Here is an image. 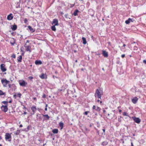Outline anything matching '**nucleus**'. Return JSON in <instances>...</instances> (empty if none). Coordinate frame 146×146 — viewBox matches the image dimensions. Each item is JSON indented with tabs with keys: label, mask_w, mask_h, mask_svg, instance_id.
Masks as SVG:
<instances>
[{
	"label": "nucleus",
	"mask_w": 146,
	"mask_h": 146,
	"mask_svg": "<svg viewBox=\"0 0 146 146\" xmlns=\"http://www.w3.org/2000/svg\"><path fill=\"white\" fill-rule=\"evenodd\" d=\"M103 95V90L101 88H99L96 90L94 95L96 98H98L101 99V97Z\"/></svg>",
	"instance_id": "nucleus-1"
},
{
	"label": "nucleus",
	"mask_w": 146,
	"mask_h": 146,
	"mask_svg": "<svg viewBox=\"0 0 146 146\" xmlns=\"http://www.w3.org/2000/svg\"><path fill=\"white\" fill-rule=\"evenodd\" d=\"M11 133H6L5 135V139L6 141H11L12 137L11 136Z\"/></svg>",
	"instance_id": "nucleus-2"
},
{
	"label": "nucleus",
	"mask_w": 146,
	"mask_h": 146,
	"mask_svg": "<svg viewBox=\"0 0 146 146\" xmlns=\"http://www.w3.org/2000/svg\"><path fill=\"white\" fill-rule=\"evenodd\" d=\"M1 82L4 87H6L7 85L9 82V81L7 80L6 79H3L1 80Z\"/></svg>",
	"instance_id": "nucleus-3"
},
{
	"label": "nucleus",
	"mask_w": 146,
	"mask_h": 146,
	"mask_svg": "<svg viewBox=\"0 0 146 146\" xmlns=\"http://www.w3.org/2000/svg\"><path fill=\"white\" fill-rule=\"evenodd\" d=\"M19 83L21 86L25 87L27 85V83L23 80H20L19 81Z\"/></svg>",
	"instance_id": "nucleus-4"
},
{
	"label": "nucleus",
	"mask_w": 146,
	"mask_h": 146,
	"mask_svg": "<svg viewBox=\"0 0 146 146\" xmlns=\"http://www.w3.org/2000/svg\"><path fill=\"white\" fill-rule=\"evenodd\" d=\"M7 106V105H2L1 107L2 110L5 112L7 111L8 110Z\"/></svg>",
	"instance_id": "nucleus-5"
},
{
	"label": "nucleus",
	"mask_w": 146,
	"mask_h": 146,
	"mask_svg": "<svg viewBox=\"0 0 146 146\" xmlns=\"http://www.w3.org/2000/svg\"><path fill=\"white\" fill-rule=\"evenodd\" d=\"M0 68L3 72H4L6 71L7 69L5 68V65L4 64H2L0 65Z\"/></svg>",
	"instance_id": "nucleus-6"
},
{
	"label": "nucleus",
	"mask_w": 146,
	"mask_h": 146,
	"mask_svg": "<svg viewBox=\"0 0 146 146\" xmlns=\"http://www.w3.org/2000/svg\"><path fill=\"white\" fill-rule=\"evenodd\" d=\"M31 109L32 110L33 113H31L32 115H34L35 113V111L37 109L36 106H32L31 107Z\"/></svg>",
	"instance_id": "nucleus-7"
},
{
	"label": "nucleus",
	"mask_w": 146,
	"mask_h": 146,
	"mask_svg": "<svg viewBox=\"0 0 146 146\" xmlns=\"http://www.w3.org/2000/svg\"><path fill=\"white\" fill-rule=\"evenodd\" d=\"M8 87L9 88H12L13 89H14V90L17 89L16 86L14 84H9Z\"/></svg>",
	"instance_id": "nucleus-8"
},
{
	"label": "nucleus",
	"mask_w": 146,
	"mask_h": 146,
	"mask_svg": "<svg viewBox=\"0 0 146 146\" xmlns=\"http://www.w3.org/2000/svg\"><path fill=\"white\" fill-rule=\"evenodd\" d=\"M39 77L42 79H46L47 78V76L46 74L42 73L41 75L39 76Z\"/></svg>",
	"instance_id": "nucleus-9"
},
{
	"label": "nucleus",
	"mask_w": 146,
	"mask_h": 146,
	"mask_svg": "<svg viewBox=\"0 0 146 146\" xmlns=\"http://www.w3.org/2000/svg\"><path fill=\"white\" fill-rule=\"evenodd\" d=\"M133 118L134 121L136 123H140L141 120L139 118L133 117Z\"/></svg>",
	"instance_id": "nucleus-10"
},
{
	"label": "nucleus",
	"mask_w": 146,
	"mask_h": 146,
	"mask_svg": "<svg viewBox=\"0 0 146 146\" xmlns=\"http://www.w3.org/2000/svg\"><path fill=\"white\" fill-rule=\"evenodd\" d=\"M13 14L11 13L7 16V19L8 20H11L13 19Z\"/></svg>",
	"instance_id": "nucleus-11"
},
{
	"label": "nucleus",
	"mask_w": 146,
	"mask_h": 146,
	"mask_svg": "<svg viewBox=\"0 0 146 146\" xmlns=\"http://www.w3.org/2000/svg\"><path fill=\"white\" fill-rule=\"evenodd\" d=\"M138 99L137 97L133 98L131 100V101L134 104H135L137 102Z\"/></svg>",
	"instance_id": "nucleus-12"
},
{
	"label": "nucleus",
	"mask_w": 146,
	"mask_h": 146,
	"mask_svg": "<svg viewBox=\"0 0 146 146\" xmlns=\"http://www.w3.org/2000/svg\"><path fill=\"white\" fill-rule=\"evenodd\" d=\"M102 54L103 56L105 57H107L108 56V53L104 50H102Z\"/></svg>",
	"instance_id": "nucleus-13"
},
{
	"label": "nucleus",
	"mask_w": 146,
	"mask_h": 146,
	"mask_svg": "<svg viewBox=\"0 0 146 146\" xmlns=\"http://www.w3.org/2000/svg\"><path fill=\"white\" fill-rule=\"evenodd\" d=\"M24 47L26 48V50L27 51H29V52H31V48L30 46H24Z\"/></svg>",
	"instance_id": "nucleus-14"
},
{
	"label": "nucleus",
	"mask_w": 146,
	"mask_h": 146,
	"mask_svg": "<svg viewBox=\"0 0 146 146\" xmlns=\"http://www.w3.org/2000/svg\"><path fill=\"white\" fill-rule=\"evenodd\" d=\"M92 109L93 110L95 109L96 110V111H100L101 110V109L100 107H96V106L95 105H94L93 106Z\"/></svg>",
	"instance_id": "nucleus-15"
},
{
	"label": "nucleus",
	"mask_w": 146,
	"mask_h": 146,
	"mask_svg": "<svg viewBox=\"0 0 146 146\" xmlns=\"http://www.w3.org/2000/svg\"><path fill=\"white\" fill-rule=\"evenodd\" d=\"M58 20L56 19H53L52 24L53 25L54 24V26H56L58 25Z\"/></svg>",
	"instance_id": "nucleus-16"
},
{
	"label": "nucleus",
	"mask_w": 146,
	"mask_h": 146,
	"mask_svg": "<svg viewBox=\"0 0 146 146\" xmlns=\"http://www.w3.org/2000/svg\"><path fill=\"white\" fill-rule=\"evenodd\" d=\"M22 59V55L19 56L17 58V60L18 62H21Z\"/></svg>",
	"instance_id": "nucleus-17"
},
{
	"label": "nucleus",
	"mask_w": 146,
	"mask_h": 146,
	"mask_svg": "<svg viewBox=\"0 0 146 146\" xmlns=\"http://www.w3.org/2000/svg\"><path fill=\"white\" fill-rule=\"evenodd\" d=\"M35 63L36 65H40L42 64V62L40 60H36L35 62Z\"/></svg>",
	"instance_id": "nucleus-18"
},
{
	"label": "nucleus",
	"mask_w": 146,
	"mask_h": 146,
	"mask_svg": "<svg viewBox=\"0 0 146 146\" xmlns=\"http://www.w3.org/2000/svg\"><path fill=\"white\" fill-rule=\"evenodd\" d=\"M12 30L14 31L16 30L17 28V26L16 25H13L12 27H11Z\"/></svg>",
	"instance_id": "nucleus-19"
},
{
	"label": "nucleus",
	"mask_w": 146,
	"mask_h": 146,
	"mask_svg": "<svg viewBox=\"0 0 146 146\" xmlns=\"http://www.w3.org/2000/svg\"><path fill=\"white\" fill-rule=\"evenodd\" d=\"M130 21L131 22L133 21H132V19H131V18H129L127 20H126L125 21V23L126 24H128L130 23Z\"/></svg>",
	"instance_id": "nucleus-20"
},
{
	"label": "nucleus",
	"mask_w": 146,
	"mask_h": 146,
	"mask_svg": "<svg viewBox=\"0 0 146 146\" xmlns=\"http://www.w3.org/2000/svg\"><path fill=\"white\" fill-rule=\"evenodd\" d=\"M64 123L62 122H60L59 123V126L60 127V129H62L64 127Z\"/></svg>",
	"instance_id": "nucleus-21"
},
{
	"label": "nucleus",
	"mask_w": 146,
	"mask_h": 146,
	"mask_svg": "<svg viewBox=\"0 0 146 146\" xmlns=\"http://www.w3.org/2000/svg\"><path fill=\"white\" fill-rule=\"evenodd\" d=\"M37 119H38L39 120H41L42 118V115L40 114H38L37 115Z\"/></svg>",
	"instance_id": "nucleus-22"
},
{
	"label": "nucleus",
	"mask_w": 146,
	"mask_h": 146,
	"mask_svg": "<svg viewBox=\"0 0 146 146\" xmlns=\"http://www.w3.org/2000/svg\"><path fill=\"white\" fill-rule=\"evenodd\" d=\"M58 129H55L52 130V132L54 134H56L58 133Z\"/></svg>",
	"instance_id": "nucleus-23"
},
{
	"label": "nucleus",
	"mask_w": 146,
	"mask_h": 146,
	"mask_svg": "<svg viewBox=\"0 0 146 146\" xmlns=\"http://www.w3.org/2000/svg\"><path fill=\"white\" fill-rule=\"evenodd\" d=\"M20 133V130L19 129L17 130L16 131L14 132V134L15 135H18Z\"/></svg>",
	"instance_id": "nucleus-24"
},
{
	"label": "nucleus",
	"mask_w": 146,
	"mask_h": 146,
	"mask_svg": "<svg viewBox=\"0 0 146 146\" xmlns=\"http://www.w3.org/2000/svg\"><path fill=\"white\" fill-rule=\"evenodd\" d=\"M82 39L83 41V44H86L87 43L86 38L84 37H82Z\"/></svg>",
	"instance_id": "nucleus-25"
},
{
	"label": "nucleus",
	"mask_w": 146,
	"mask_h": 146,
	"mask_svg": "<svg viewBox=\"0 0 146 146\" xmlns=\"http://www.w3.org/2000/svg\"><path fill=\"white\" fill-rule=\"evenodd\" d=\"M79 12V11L78 9L76 10L73 13V15L75 16H77L78 15V13Z\"/></svg>",
	"instance_id": "nucleus-26"
},
{
	"label": "nucleus",
	"mask_w": 146,
	"mask_h": 146,
	"mask_svg": "<svg viewBox=\"0 0 146 146\" xmlns=\"http://www.w3.org/2000/svg\"><path fill=\"white\" fill-rule=\"evenodd\" d=\"M55 26H54V25L52 26L51 27V28L52 30L54 31H55L56 30V29L55 27Z\"/></svg>",
	"instance_id": "nucleus-27"
},
{
	"label": "nucleus",
	"mask_w": 146,
	"mask_h": 146,
	"mask_svg": "<svg viewBox=\"0 0 146 146\" xmlns=\"http://www.w3.org/2000/svg\"><path fill=\"white\" fill-rule=\"evenodd\" d=\"M108 144V142L107 141H103L102 143V145L103 146H105Z\"/></svg>",
	"instance_id": "nucleus-28"
},
{
	"label": "nucleus",
	"mask_w": 146,
	"mask_h": 146,
	"mask_svg": "<svg viewBox=\"0 0 146 146\" xmlns=\"http://www.w3.org/2000/svg\"><path fill=\"white\" fill-rule=\"evenodd\" d=\"M5 92H3L2 90H0V96H2L3 95H5Z\"/></svg>",
	"instance_id": "nucleus-29"
},
{
	"label": "nucleus",
	"mask_w": 146,
	"mask_h": 146,
	"mask_svg": "<svg viewBox=\"0 0 146 146\" xmlns=\"http://www.w3.org/2000/svg\"><path fill=\"white\" fill-rule=\"evenodd\" d=\"M123 115L124 116H127L129 117V115H128V113L125 112H124L123 113Z\"/></svg>",
	"instance_id": "nucleus-30"
},
{
	"label": "nucleus",
	"mask_w": 146,
	"mask_h": 146,
	"mask_svg": "<svg viewBox=\"0 0 146 146\" xmlns=\"http://www.w3.org/2000/svg\"><path fill=\"white\" fill-rule=\"evenodd\" d=\"M42 115L43 116H44V117H46L47 118V119H49V118H50L49 117L47 114L44 115Z\"/></svg>",
	"instance_id": "nucleus-31"
},
{
	"label": "nucleus",
	"mask_w": 146,
	"mask_h": 146,
	"mask_svg": "<svg viewBox=\"0 0 146 146\" xmlns=\"http://www.w3.org/2000/svg\"><path fill=\"white\" fill-rule=\"evenodd\" d=\"M2 103L6 105H7L8 106V102L7 101H3L2 102Z\"/></svg>",
	"instance_id": "nucleus-32"
},
{
	"label": "nucleus",
	"mask_w": 146,
	"mask_h": 146,
	"mask_svg": "<svg viewBox=\"0 0 146 146\" xmlns=\"http://www.w3.org/2000/svg\"><path fill=\"white\" fill-rule=\"evenodd\" d=\"M90 112L89 111H86L84 113V114L85 115H87L88 113Z\"/></svg>",
	"instance_id": "nucleus-33"
},
{
	"label": "nucleus",
	"mask_w": 146,
	"mask_h": 146,
	"mask_svg": "<svg viewBox=\"0 0 146 146\" xmlns=\"http://www.w3.org/2000/svg\"><path fill=\"white\" fill-rule=\"evenodd\" d=\"M28 28H29V29L31 31H32V30H33V29L32 28V27L30 26H29L28 27Z\"/></svg>",
	"instance_id": "nucleus-34"
},
{
	"label": "nucleus",
	"mask_w": 146,
	"mask_h": 146,
	"mask_svg": "<svg viewBox=\"0 0 146 146\" xmlns=\"http://www.w3.org/2000/svg\"><path fill=\"white\" fill-rule=\"evenodd\" d=\"M24 22L25 24H26L27 22V18H25L24 19Z\"/></svg>",
	"instance_id": "nucleus-35"
},
{
	"label": "nucleus",
	"mask_w": 146,
	"mask_h": 146,
	"mask_svg": "<svg viewBox=\"0 0 146 146\" xmlns=\"http://www.w3.org/2000/svg\"><path fill=\"white\" fill-rule=\"evenodd\" d=\"M11 57L12 58H16V56H15V54H13L11 56Z\"/></svg>",
	"instance_id": "nucleus-36"
},
{
	"label": "nucleus",
	"mask_w": 146,
	"mask_h": 146,
	"mask_svg": "<svg viewBox=\"0 0 146 146\" xmlns=\"http://www.w3.org/2000/svg\"><path fill=\"white\" fill-rule=\"evenodd\" d=\"M33 78L32 76H29L28 77V78L30 80H31L33 79Z\"/></svg>",
	"instance_id": "nucleus-37"
},
{
	"label": "nucleus",
	"mask_w": 146,
	"mask_h": 146,
	"mask_svg": "<svg viewBox=\"0 0 146 146\" xmlns=\"http://www.w3.org/2000/svg\"><path fill=\"white\" fill-rule=\"evenodd\" d=\"M48 106V104H46V108H45V110L46 111H47V107Z\"/></svg>",
	"instance_id": "nucleus-38"
},
{
	"label": "nucleus",
	"mask_w": 146,
	"mask_h": 146,
	"mask_svg": "<svg viewBox=\"0 0 146 146\" xmlns=\"http://www.w3.org/2000/svg\"><path fill=\"white\" fill-rule=\"evenodd\" d=\"M125 54H123L121 55V57L122 58H124L125 57Z\"/></svg>",
	"instance_id": "nucleus-39"
},
{
	"label": "nucleus",
	"mask_w": 146,
	"mask_h": 146,
	"mask_svg": "<svg viewBox=\"0 0 146 146\" xmlns=\"http://www.w3.org/2000/svg\"><path fill=\"white\" fill-rule=\"evenodd\" d=\"M42 97L43 98H45L46 97V95L45 94H44L42 96Z\"/></svg>",
	"instance_id": "nucleus-40"
},
{
	"label": "nucleus",
	"mask_w": 146,
	"mask_h": 146,
	"mask_svg": "<svg viewBox=\"0 0 146 146\" xmlns=\"http://www.w3.org/2000/svg\"><path fill=\"white\" fill-rule=\"evenodd\" d=\"M102 130L103 131V132L104 133V134L105 135V129H102Z\"/></svg>",
	"instance_id": "nucleus-41"
},
{
	"label": "nucleus",
	"mask_w": 146,
	"mask_h": 146,
	"mask_svg": "<svg viewBox=\"0 0 146 146\" xmlns=\"http://www.w3.org/2000/svg\"><path fill=\"white\" fill-rule=\"evenodd\" d=\"M29 40H27L26 42V44H25V45H26V44H27V43H29Z\"/></svg>",
	"instance_id": "nucleus-42"
},
{
	"label": "nucleus",
	"mask_w": 146,
	"mask_h": 146,
	"mask_svg": "<svg viewBox=\"0 0 146 146\" xmlns=\"http://www.w3.org/2000/svg\"><path fill=\"white\" fill-rule=\"evenodd\" d=\"M33 99L35 100L36 101V97H34V98H33Z\"/></svg>",
	"instance_id": "nucleus-43"
},
{
	"label": "nucleus",
	"mask_w": 146,
	"mask_h": 146,
	"mask_svg": "<svg viewBox=\"0 0 146 146\" xmlns=\"http://www.w3.org/2000/svg\"><path fill=\"white\" fill-rule=\"evenodd\" d=\"M143 62L145 63V64H146V60H143Z\"/></svg>",
	"instance_id": "nucleus-44"
},
{
	"label": "nucleus",
	"mask_w": 146,
	"mask_h": 146,
	"mask_svg": "<svg viewBox=\"0 0 146 146\" xmlns=\"http://www.w3.org/2000/svg\"><path fill=\"white\" fill-rule=\"evenodd\" d=\"M53 78H54V79L55 78H57V77L56 76H55L54 75H53Z\"/></svg>",
	"instance_id": "nucleus-45"
},
{
	"label": "nucleus",
	"mask_w": 146,
	"mask_h": 146,
	"mask_svg": "<svg viewBox=\"0 0 146 146\" xmlns=\"http://www.w3.org/2000/svg\"><path fill=\"white\" fill-rule=\"evenodd\" d=\"M27 113V112L26 111H24V114L25 115Z\"/></svg>",
	"instance_id": "nucleus-46"
},
{
	"label": "nucleus",
	"mask_w": 146,
	"mask_h": 146,
	"mask_svg": "<svg viewBox=\"0 0 146 146\" xmlns=\"http://www.w3.org/2000/svg\"><path fill=\"white\" fill-rule=\"evenodd\" d=\"M103 112L104 113H105L106 112V111L105 110H103Z\"/></svg>",
	"instance_id": "nucleus-47"
},
{
	"label": "nucleus",
	"mask_w": 146,
	"mask_h": 146,
	"mask_svg": "<svg viewBox=\"0 0 146 146\" xmlns=\"http://www.w3.org/2000/svg\"><path fill=\"white\" fill-rule=\"evenodd\" d=\"M12 102V100H10V101H9V103H11Z\"/></svg>",
	"instance_id": "nucleus-48"
},
{
	"label": "nucleus",
	"mask_w": 146,
	"mask_h": 146,
	"mask_svg": "<svg viewBox=\"0 0 146 146\" xmlns=\"http://www.w3.org/2000/svg\"><path fill=\"white\" fill-rule=\"evenodd\" d=\"M19 127H23V125H22V124L20 125H19Z\"/></svg>",
	"instance_id": "nucleus-49"
},
{
	"label": "nucleus",
	"mask_w": 146,
	"mask_h": 146,
	"mask_svg": "<svg viewBox=\"0 0 146 146\" xmlns=\"http://www.w3.org/2000/svg\"><path fill=\"white\" fill-rule=\"evenodd\" d=\"M11 44L12 45H13L14 44V43L11 42Z\"/></svg>",
	"instance_id": "nucleus-50"
},
{
	"label": "nucleus",
	"mask_w": 146,
	"mask_h": 146,
	"mask_svg": "<svg viewBox=\"0 0 146 146\" xmlns=\"http://www.w3.org/2000/svg\"><path fill=\"white\" fill-rule=\"evenodd\" d=\"M119 112L120 113L121 112V111H121V110H119Z\"/></svg>",
	"instance_id": "nucleus-51"
},
{
	"label": "nucleus",
	"mask_w": 146,
	"mask_h": 146,
	"mask_svg": "<svg viewBox=\"0 0 146 146\" xmlns=\"http://www.w3.org/2000/svg\"><path fill=\"white\" fill-rule=\"evenodd\" d=\"M131 146H134L132 142L131 143Z\"/></svg>",
	"instance_id": "nucleus-52"
},
{
	"label": "nucleus",
	"mask_w": 146,
	"mask_h": 146,
	"mask_svg": "<svg viewBox=\"0 0 146 146\" xmlns=\"http://www.w3.org/2000/svg\"><path fill=\"white\" fill-rule=\"evenodd\" d=\"M81 70L82 71H84V68H82L81 69Z\"/></svg>",
	"instance_id": "nucleus-53"
},
{
	"label": "nucleus",
	"mask_w": 146,
	"mask_h": 146,
	"mask_svg": "<svg viewBox=\"0 0 146 146\" xmlns=\"http://www.w3.org/2000/svg\"><path fill=\"white\" fill-rule=\"evenodd\" d=\"M126 46V45L125 44H124L123 45V46L125 47Z\"/></svg>",
	"instance_id": "nucleus-54"
},
{
	"label": "nucleus",
	"mask_w": 146,
	"mask_h": 146,
	"mask_svg": "<svg viewBox=\"0 0 146 146\" xmlns=\"http://www.w3.org/2000/svg\"><path fill=\"white\" fill-rule=\"evenodd\" d=\"M74 52L76 53L77 52V51L76 50H74Z\"/></svg>",
	"instance_id": "nucleus-55"
},
{
	"label": "nucleus",
	"mask_w": 146,
	"mask_h": 146,
	"mask_svg": "<svg viewBox=\"0 0 146 146\" xmlns=\"http://www.w3.org/2000/svg\"><path fill=\"white\" fill-rule=\"evenodd\" d=\"M100 101V100H97L98 102H99Z\"/></svg>",
	"instance_id": "nucleus-56"
},
{
	"label": "nucleus",
	"mask_w": 146,
	"mask_h": 146,
	"mask_svg": "<svg viewBox=\"0 0 146 146\" xmlns=\"http://www.w3.org/2000/svg\"><path fill=\"white\" fill-rule=\"evenodd\" d=\"M100 54H96V55H100Z\"/></svg>",
	"instance_id": "nucleus-57"
},
{
	"label": "nucleus",
	"mask_w": 146,
	"mask_h": 146,
	"mask_svg": "<svg viewBox=\"0 0 146 146\" xmlns=\"http://www.w3.org/2000/svg\"><path fill=\"white\" fill-rule=\"evenodd\" d=\"M75 62H78L77 60H75Z\"/></svg>",
	"instance_id": "nucleus-58"
},
{
	"label": "nucleus",
	"mask_w": 146,
	"mask_h": 146,
	"mask_svg": "<svg viewBox=\"0 0 146 146\" xmlns=\"http://www.w3.org/2000/svg\"><path fill=\"white\" fill-rule=\"evenodd\" d=\"M100 104H102V102L101 101H100Z\"/></svg>",
	"instance_id": "nucleus-59"
},
{
	"label": "nucleus",
	"mask_w": 146,
	"mask_h": 146,
	"mask_svg": "<svg viewBox=\"0 0 146 146\" xmlns=\"http://www.w3.org/2000/svg\"><path fill=\"white\" fill-rule=\"evenodd\" d=\"M19 96H20L21 95V94H19Z\"/></svg>",
	"instance_id": "nucleus-60"
},
{
	"label": "nucleus",
	"mask_w": 146,
	"mask_h": 146,
	"mask_svg": "<svg viewBox=\"0 0 146 146\" xmlns=\"http://www.w3.org/2000/svg\"><path fill=\"white\" fill-rule=\"evenodd\" d=\"M0 146H2V145L1 144H0Z\"/></svg>",
	"instance_id": "nucleus-61"
},
{
	"label": "nucleus",
	"mask_w": 146,
	"mask_h": 146,
	"mask_svg": "<svg viewBox=\"0 0 146 146\" xmlns=\"http://www.w3.org/2000/svg\"><path fill=\"white\" fill-rule=\"evenodd\" d=\"M22 55H24V54H23V53H22Z\"/></svg>",
	"instance_id": "nucleus-62"
},
{
	"label": "nucleus",
	"mask_w": 146,
	"mask_h": 146,
	"mask_svg": "<svg viewBox=\"0 0 146 146\" xmlns=\"http://www.w3.org/2000/svg\"><path fill=\"white\" fill-rule=\"evenodd\" d=\"M120 107V106L118 107V108H119Z\"/></svg>",
	"instance_id": "nucleus-63"
},
{
	"label": "nucleus",
	"mask_w": 146,
	"mask_h": 146,
	"mask_svg": "<svg viewBox=\"0 0 146 146\" xmlns=\"http://www.w3.org/2000/svg\"><path fill=\"white\" fill-rule=\"evenodd\" d=\"M45 144H43V145H44V146L45 145Z\"/></svg>",
	"instance_id": "nucleus-64"
}]
</instances>
